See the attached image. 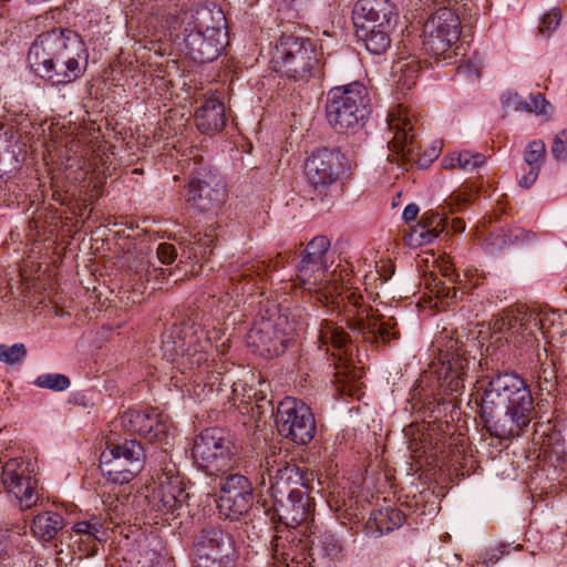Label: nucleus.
Listing matches in <instances>:
<instances>
[{
  "instance_id": "nucleus-1",
  "label": "nucleus",
  "mask_w": 567,
  "mask_h": 567,
  "mask_svg": "<svg viewBox=\"0 0 567 567\" xmlns=\"http://www.w3.org/2000/svg\"><path fill=\"white\" fill-rule=\"evenodd\" d=\"M481 417L488 433L501 440L523 434L534 412V399L526 381L516 373L493 377L481 396Z\"/></svg>"
},
{
  "instance_id": "nucleus-2",
  "label": "nucleus",
  "mask_w": 567,
  "mask_h": 567,
  "mask_svg": "<svg viewBox=\"0 0 567 567\" xmlns=\"http://www.w3.org/2000/svg\"><path fill=\"white\" fill-rule=\"evenodd\" d=\"M86 47L79 33L70 29H52L31 43L27 61L33 72L53 85H65L82 76Z\"/></svg>"
},
{
  "instance_id": "nucleus-3",
  "label": "nucleus",
  "mask_w": 567,
  "mask_h": 567,
  "mask_svg": "<svg viewBox=\"0 0 567 567\" xmlns=\"http://www.w3.org/2000/svg\"><path fill=\"white\" fill-rule=\"evenodd\" d=\"M167 27L179 28L186 54L196 63L215 61L227 44L226 17L217 7L198 6L169 12Z\"/></svg>"
},
{
  "instance_id": "nucleus-4",
  "label": "nucleus",
  "mask_w": 567,
  "mask_h": 567,
  "mask_svg": "<svg viewBox=\"0 0 567 567\" xmlns=\"http://www.w3.org/2000/svg\"><path fill=\"white\" fill-rule=\"evenodd\" d=\"M270 487L275 491V511L287 527L296 528L312 515L315 474L306 467L286 463L278 467L276 475L269 473Z\"/></svg>"
},
{
  "instance_id": "nucleus-5",
  "label": "nucleus",
  "mask_w": 567,
  "mask_h": 567,
  "mask_svg": "<svg viewBox=\"0 0 567 567\" xmlns=\"http://www.w3.org/2000/svg\"><path fill=\"white\" fill-rule=\"evenodd\" d=\"M495 326L516 348L526 350L540 347L538 333L545 339H554L565 333L559 313L527 306L505 310Z\"/></svg>"
},
{
  "instance_id": "nucleus-6",
  "label": "nucleus",
  "mask_w": 567,
  "mask_h": 567,
  "mask_svg": "<svg viewBox=\"0 0 567 567\" xmlns=\"http://www.w3.org/2000/svg\"><path fill=\"white\" fill-rule=\"evenodd\" d=\"M331 246L327 236L320 235L312 238L301 252V260L298 266L297 279L305 290H315L319 296L318 299L328 305L338 303L339 292L337 281H344L349 276L347 269H337L328 275L327 255Z\"/></svg>"
},
{
  "instance_id": "nucleus-7",
  "label": "nucleus",
  "mask_w": 567,
  "mask_h": 567,
  "mask_svg": "<svg viewBox=\"0 0 567 567\" xmlns=\"http://www.w3.org/2000/svg\"><path fill=\"white\" fill-rule=\"evenodd\" d=\"M272 62L277 71L295 81L308 82L324 74L322 52L309 38L282 34L275 47Z\"/></svg>"
},
{
  "instance_id": "nucleus-8",
  "label": "nucleus",
  "mask_w": 567,
  "mask_h": 567,
  "mask_svg": "<svg viewBox=\"0 0 567 567\" xmlns=\"http://www.w3.org/2000/svg\"><path fill=\"white\" fill-rule=\"evenodd\" d=\"M369 105L368 89L360 82L332 87L327 94L328 123L338 133L355 131L368 117Z\"/></svg>"
},
{
  "instance_id": "nucleus-9",
  "label": "nucleus",
  "mask_w": 567,
  "mask_h": 567,
  "mask_svg": "<svg viewBox=\"0 0 567 567\" xmlns=\"http://www.w3.org/2000/svg\"><path fill=\"white\" fill-rule=\"evenodd\" d=\"M347 171V157L339 150L321 148L315 152L306 162L305 172L312 202L322 207L332 205L333 190L341 176Z\"/></svg>"
},
{
  "instance_id": "nucleus-10",
  "label": "nucleus",
  "mask_w": 567,
  "mask_h": 567,
  "mask_svg": "<svg viewBox=\"0 0 567 567\" xmlns=\"http://www.w3.org/2000/svg\"><path fill=\"white\" fill-rule=\"evenodd\" d=\"M419 120L408 107L402 104L393 109L388 115L389 131L392 138L389 141V148L400 156L404 164H417L425 166L437 157V150L424 153L426 158L421 155V143L417 138L416 123Z\"/></svg>"
},
{
  "instance_id": "nucleus-11",
  "label": "nucleus",
  "mask_w": 567,
  "mask_h": 567,
  "mask_svg": "<svg viewBox=\"0 0 567 567\" xmlns=\"http://www.w3.org/2000/svg\"><path fill=\"white\" fill-rule=\"evenodd\" d=\"M237 449L231 437L219 427L204 430L194 442L192 456L198 468L208 475L226 473L236 462Z\"/></svg>"
},
{
  "instance_id": "nucleus-12",
  "label": "nucleus",
  "mask_w": 567,
  "mask_h": 567,
  "mask_svg": "<svg viewBox=\"0 0 567 567\" xmlns=\"http://www.w3.org/2000/svg\"><path fill=\"white\" fill-rule=\"evenodd\" d=\"M461 35L458 14L451 8L441 7L425 21L422 47L426 54L439 58L449 53Z\"/></svg>"
},
{
  "instance_id": "nucleus-13",
  "label": "nucleus",
  "mask_w": 567,
  "mask_h": 567,
  "mask_svg": "<svg viewBox=\"0 0 567 567\" xmlns=\"http://www.w3.org/2000/svg\"><path fill=\"white\" fill-rule=\"evenodd\" d=\"M276 425L280 435L298 445L310 443L317 431L312 410L302 401L290 396L278 404Z\"/></svg>"
},
{
  "instance_id": "nucleus-14",
  "label": "nucleus",
  "mask_w": 567,
  "mask_h": 567,
  "mask_svg": "<svg viewBox=\"0 0 567 567\" xmlns=\"http://www.w3.org/2000/svg\"><path fill=\"white\" fill-rule=\"evenodd\" d=\"M193 553L194 567H230L235 542L221 527L210 526L198 533Z\"/></svg>"
},
{
  "instance_id": "nucleus-15",
  "label": "nucleus",
  "mask_w": 567,
  "mask_h": 567,
  "mask_svg": "<svg viewBox=\"0 0 567 567\" xmlns=\"http://www.w3.org/2000/svg\"><path fill=\"white\" fill-rule=\"evenodd\" d=\"M158 486L153 491V508L164 514H174L188 498L177 465L164 452L157 474Z\"/></svg>"
},
{
  "instance_id": "nucleus-16",
  "label": "nucleus",
  "mask_w": 567,
  "mask_h": 567,
  "mask_svg": "<svg viewBox=\"0 0 567 567\" xmlns=\"http://www.w3.org/2000/svg\"><path fill=\"white\" fill-rule=\"evenodd\" d=\"M1 483L4 491L17 499L21 509H29L37 504L38 483L29 461L21 457L8 460L2 466Z\"/></svg>"
},
{
  "instance_id": "nucleus-17",
  "label": "nucleus",
  "mask_w": 567,
  "mask_h": 567,
  "mask_svg": "<svg viewBox=\"0 0 567 567\" xmlns=\"http://www.w3.org/2000/svg\"><path fill=\"white\" fill-rule=\"evenodd\" d=\"M252 486L249 480L238 473L220 477L217 508L230 520H238L252 506Z\"/></svg>"
},
{
  "instance_id": "nucleus-18",
  "label": "nucleus",
  "mask_w": 567,
  "mask_h": 567,
  "mask_svg": "<svg viewBox=\"0 0 567 567\" xmlns=\"http://www.w3.org/2000/svg\"><path fill=\"white\" fill-rule=\"evenodd\" d=\"M457 342L451 340L445 350H440L439 380L451 395H460L464 389L471 364H475V358L467 357L465 351L457 348Z\"/></svg>"
},
{
  "instance_id": "nucleus-19",
  "label": "nucleus",
  "mask_w": 567,
  "mask_h": 567,
  "mask_svg": "<svg viewBox=\"0 0 567 567\" xmlns=\"http://www.w3.org/2000/svg\"><path fill=\"white\" fill-rule=\"evenodd\" d=\"M179 333L181 331L174 328L169 333L163 336L164 357L169 361H175L179 355L182 365L188 369L200 368L208 359L206 350L210 346L208 340L200 341L198 337L192 334L186 341V338H182Z\"/></svg>"
},
{
  "instance_id": "nucleus-20",
  "label": "nucleus",
  "mask_w": 567,
  "mask_h": 567,
  "mask_svg": "<svg viewBox=\"0 0 567 567\" xmlns=\"http://www.w3.org/2000/svg\"><path fill=\"white\" fill-rule=\"evenodd\" d=\"M225 197V185L217 174L194 177L187 185L186 204L200 213L217 208Z\"/></svg>"
},
{
  "instance_id": "nucleus-21",
  "label": "nucleus",
  "mask_w": 567,
  "mask_h": 567,
  "mask_svg": "<svg viewBox=\"0 0 567 567\" xmlns=\"http://www.w3.org/2000/svg\"><path fill=\"white\" fill-rule=\"evenodd\" d=\"M289 337L270 320L254 326L247 336L248 346L265 358L282 354L289 343Z\"/></svg>"
},
{
  "instance_id": "nucleus-22",
  "label": "nucleus",
  "mask_w": 567,
  "mask_h": 567,
  "mask_svg": "<svg viewBox=\"0 0 567 567\" xmlns=\"http://www.w3.org/2000/svg\"><path fill=\"white\" fill-rule=\"evenodd\" d=\"M393 18V6L389 0H359L354 6L353 20L358 30L391 27Z\"/></svg>"
},
{
  "instance_id": "nucleus-23",
  "label": "nucleus",
  "mask_w": 567,
  "mask_h": 567,
  "mask_svg": "<svg viewBox=\"0 0 567 567\" xmlns=\"http://www.w3.org/2000/svg\"><path fill=\"white\" fill-rule=\"evenodd\" d=\"M396 322L391 318L388 321L378 323L375 320L370 318L361 317L358 313L357 318L349 319V328L362 337L364 342L373 343L381 339L383 343L390 342L392 339H396L399 332L394 329Z\"/></svg>"
},
{
  "instance_id": "nucleus-24",
  "label": "nucleus",
  "mask_w": 567,
  "mask_h": 567,
  "mask_svg": "<svg viewBox=\"0 0 567 567\" xmlns=\"http://www.w3.org/2000/svg\"><path fill=\"white\" fill-rule=\"evenodd\" d=\"M195 122L204 134L220 132L226 125L225 105L216 97H209L196 110Z\"/></svg>"
},
{
  "instance_id": "nucleus-25",
  "label": "nucleus",
  "mask_w": 567,
  "mask_h": 567,
  "mask_svg": "<svg viewBox=\"0 0 567 567\" xmlns=\"http://www.w3.org/2000/svg\"><path fill=\"white\" fill-rule=\"evenodd\" d=\"M446 228V218L434 210L425 212L417 225L412 229L411 237L419 245L430 244Z\"/></svg>"
},
{
  "instance_id": "nucleus-26",
  "label": "nucleus",
  "mask_w": 567,
  "mask_h": 567,
  "mask_svg": "<svg viewBox=\"0 0 567 567\" xmlns=\"http://www.w3.org/2000/svg\"><path fill=\"white\" fill-rule=\"evenodd\" d=\"M100 467L107 480L115 484H126L131 482L141 471H132V464L122 461L106 451L100 456Z\"/></svg>"
},
{
  "instance_id": "nucleus-27",
  "label": "nucleus",
  "mask_w": 567,
  "mask_h": 567,
  "mask_svg": "<svg viewBox=\"0 0 567 567\" xmlns=\"http://www.w3.org/2000/svg\"><path fill=\"white\" fill-rule=\"evenodd\" d=\"M536 361V379L540 391L551 393L556 390L557 375L555 362L549 358L546 348H534Z\"/></svg>"
},
{
  "instance_id": "nucleus-28",
  "label": "nucleus",
  "mask_w": 567,
  "mask_h": 567,
  "mask_svg": "<svg viewBox=\"0 0 567 567\" xmlns=\"http://www.w3.org/2000/svg\"><path fill=\"white\" fill-rule=\"evenodd\" d=\"M64 527V518L55 512H44L33 518L31 529L33 534L49 542Z\"/></svg>"
},
{
  "instance_id": "nucleus-29",
  "label": "nucleus",
  "mask_w": 567,
  "mask_h": 567,
  "mask_svg": "<svg viewBox=\"0 0 567 567\" xmlns=\"http://www.w3.org/2000/svg\"><path fill=\"white\" fill-rule=\"evenodd\" d=\"M110 453L132 464V471H142L144 467V449L136 440H125L118 444L109 445Z\"/></svg>"
},
{
  "instance_id": "nucleus-30",
  "label": "nucleus",
  "mask_w": 567,
  "mask_h": 567,
  "mask_svg": "<svg viewBox=\"0 0 567 567\" xmlns=\"http://www.w3.org/2000/svg\"><path fill=\"white\" fill-rule=\"evenodd\" d=\"M390 27H370L367 30H358L357 35L361 39L369 52L375 55L383 54L391 44Z\"/></svg>"
},
{
  "instance_id": "nucleus-31",
  "label": "nucleus",
  "mask_w": 567,
  "mask_h": 567,
  "mask_svg": "<svg viewBox=\"0 0 567 567\" xmlns=\"http://www.w3.org/2000/svg\"><path fill=\"white\" fill-rule=\"evenodd\" d=\"M313 542V549L330 560L342 561L346 558L344 542L329 530L320 533Z\"/></svg>"
},
{
  "instance_id": "nucleus-32",
  "label": "nucleus",
  "mask_w": 567,
  "mask_h": 567,
  "mask_svg": "<svg viewBox=\"0 0 567 567\" xmlns=\"http://www.w3.org/2000/svg\"><path fill=\"white\" fill-rule=\"evenodd\" d=\"M156 409L130 410L123 415V423L128 431L135 432L142 437H148L152 431L153 416Z\"/></svg>"
},
{
  "instance_id": "nucleus-33",
  "label": "nucleus",
  "mask_w": 567,
  "mask_h": 567,
  "mask_svg": "<svg viewBox=\"0 0 567 567\" xmlns=\"http://www.w3.org/2000/svg\"><path fill=\"white\" fill-rule=\"evenodd\" d=\"M405 519L404 514L392 507L373 511L369 524H373L380 534L390 533L399 528Z\"/></svg>"
},
{
  "instance_id": "nucleus-34",
  "label": "nucleus",
  "mask_w": 567,
  "mask_h": 567,
  "mask_svg": "<svg viewBox=\"0 0 567 567\" xmlns=\"http://www.w3.org/2000/svg\"><path fill=\"white\" fill-rule=\"evenodd\" d=\"M174 437V427L169 417L156 409L147 440L162 446H169L173 444Z\"/></svg>"
},
{
  "instance_id": "nucleus-35",
  "label": "nucleus",
  "mask_w": 567,
  "mask_h": 567,
  "mask_svg": "<svg viewBox=\"0 0 567 567\" xmlns=\"http://www.w3.org/2000/svg\"><path fill=\"white\" fill-rule=\"evenodd\" d=\"M319 339L323 344H331L340 350H346L351 341L349 333L330 320L321 322Z\"/></svg>"
},
{
  "instance_id": "nucleus-36",
  "label": "nucleus",
  "mask_w": 567,
  "mask_h": 567,
  "mask_svg": "<svg viewBox=\"0 0 567 567\" xmlns=\"http://www.w3.org/2000/svg\"><path fill=\"white\" fill-rule=\"evenodd\" d=\"M486 157L482 153H472L470 151H462L453 153L449 158L444 159L445 168L458 167L463 171L470 172L482 166Z\"/></svg>"
},
{
  "instance_id": "nucleus-37",
  "label": "nucleus",
  "mask_w": 567,
  "mask_h": 567,
  "mask_svg": "<svg viewBox=\"0 0 567 567\" xmlns=\"http://www.w3.org/2000/svg\"><path fill=\"white\" fill-rule=\"evenodd\" d=\"M393 75L396 78V84L401 90H410L415 83L419 73V64L415 61L398 62L392 68Z\"/></svg>"
},
{
  "instance_id": "nucleus-38",
  "label": "nucleus",
  "mask_w": 567,
  "mask_h": 567,
  "mask_svg": "<svg viewBox=\"0 0 567 567\" xmlns=\"http://www.w3.org/2000/svg\"><path fill=\"white\" fill-rule=\"evenodd\" d=\"M214 247V236L212 234H202L196 233L192 236V238L188 240V244L184 246L183 254L188 250L187 258L193 257H207L213 252Z\"/></svg>"
},
{
  "instance_id": "nucleus-39",
  "label": "nucleus",
  "mask_w": 567,
  "mask_h": 567,
  "mask_svg": "<svg viewBox=\"0 0 567 567\" xmlns=\"http://www.w3.org/2000/svg\"><path fill=\"white\" fill-rule=\"evenodd\" d=\"M34 384L41 389H49L52 391L60 392L66 390L70 386L71 382L70 379L64 374L44 373L40 374L34 380Z\"/></svg>"
},
{
  "instance_id": "nucleus-40",
  "label": "nucleus",
  "mask_w": 567,
  "mask_h": 567,
  "mask_svg": "<svg viewBox=\"0 0 567 567\" xmlns=\"http://www.w3.org/2000/svg\"><path fill=\"white\" fill-rule=\"evenodd\" d=\"M343 301H346V313H347V323L349 324V319L357 318L358 313H360L361 317H364L365 319L369 318L367 310L360 308L363 303V298L361 295H358L354 291L347 290L346 296L342 298Z\"/></svg>"
},
{
  "instance_id": "nucleus-41",
  "label": "nucleus",
  "mask_w": 567,
  "mask_h": 567,
  "mask_svg": "<svg viewBox=\"0 0 567 567\" xmlns=\"http://www.w3.org/2000/svg\"><path fill=\"white\" fill-rule=\"evenodd\" d=\"M27 355V348L23 343H16L11 347L0 344V361L7 364H17Z\"/></svg>"
},
{
  "instance_id": "nucleus-42",
  "label": "nucleus",
  "mask_w": 567,
  "mask_h": 567,
  "mask_svg": "<svg viewBox=\"0 0 567 567\" xmlns=\"http://www.w3.org/2000/svg\"><path fill=\"white\" fill-rule=\"evenodd\" d=\"M545 143L540 140L532 141L525 150L524 159L528 166H540V162L545 158Z\"/></svg>"
},
{
  "instance_id": "nucleus-43",
  "label": "nucleus",
  "mask_w": 567,
  "mask_h": 567,
  "mask_svg": "<svg viewBox=\"0 0 567 567\" xmlns=\"http://www.w3.org/2000/svg\"><path fill=\"white\" fill-rule=\"evenodd\" d=\"M104 530L102 529V533H94V535L78 536L79 550L87 557L96 555L97 543L102 540Z\"/></svg>"
},
{
  "instance_id": "nucleus-44",
  "label": "nucleus",
  "mask_w": 567,
  "mask_h": 567,
  "mask_svg": "<svg viewBox=\"0 0 567 567\" xmlns=\"http://www.w3.org/2000/svg\"><path fill=\"white\" fill-rule=\"evenodd\" d=\"M550 151L556 161L567 163V130L555 135Z\"/></svg>"
},
{
  "instance_id": "nucleus-45",
  "label": "nucleus",
  "mask_w": 567,
  "mask_h": 567,
  "mask_svg": "<svg viewBox=\"0 0 567 567\" xmlns=\"http://www.w3.org/2000/svg\"><path fill=\"white\" fill-rule=\"evenodd\" d=\"M561 16L557 9L550 10L542 18L538 31L544 37H549L550 33L559 25Z\"/></svg>"
},
{
  "instance_id": "nucleus-46",
  "label": "nucleus",
  "mask_w": 567,
  "mask_h": 567,
  "mask_svg": "<svg viewBox=\"0 0 567 567\" xmlns=\"http://www.w3.org/2000/svg\"><path fill=\"white\" fill-rule=\"evenodd\" d=\"M103 525L99 519L81 520L73 525L72 530L75 536H84L86 534L102 533Z\"/></svg>"
},
{
  "instance_id": "nucleus-47",
  "label": "nucleus",
  "mask_w": 567,
  "mask_h": 567,
  "mask_svg": "<svg viewBox=\"0 0 567 567\" xmlns=\"http://www.w3.org/2000/svg\"><path fill=\"white\" fill-rule=\"evenodd\" d=\"M158 260L164 265H171L177 257L176 247L168 243H162L156 249Z\"/></svg>"
},
{
  "instance_id": "nucleus-48",
  "label": "nucleus",
  "mask_w": 567,
  "mask_h": 567,
  "mask_svg": "<svg viewBox=\"0 0 567 567\" xmlns=\"http://www.w3.org/2000/svg\"><path fill=\"white\" fill-rule=\"evenodd\" d=\"M284 464H278L276 467L274 465H270V461L266 458V463L261 464V472H260V478L259 484L265 488L267 487V491L271 493V496L274 497L275 491L270 487V481H269V473L275 476L278 467L284 466Z\"/></svg>"
},
{
  "instance_id": "nucleus-49",
  "label": "nucleus",
  "mask_w": 567,
  "mask_h": 567,
  "mask_svg": "<svg viewBox=\"0 0 567 567\" xmlns=\"http://www.w3.org/2000/svg\"><path fill=\"white\" fill-rule=\"evenodd\" d=\"M503 104L506 109H513L515 111H528V101L524 100L518 94H508L503 97Z\"/></svg>"
},
{
  "instance_id": "nucleus-50",
  "label": "nucleus",
  "mask_w": 567,
  "mask_h": 567,
  "mask_svg": "<svg viewBox=\"0 0 567 567\" xmlns=\"http://www.w3.org/2000/svg\"><path fill=\"white\" fill-rule=\"evenodd\" d=\"M547 105H548L547 101L540 93L530 95L529 100H528V112H534L537 114H545Z\"/></svg>"
},
{
  "instance_id": "nucleus-51",
  "label": "nucleus",
  "mask_w": 567,
  "mask_h": 567,
  "mask_svg": "<svg viewBox=\"0 0 567 567\" xmlns=\"http://www.w3.org/2000/svg\"><path fill=\"white\" fill-rule=\"evenodd\" d=\"M285 544L281 538H276L274 543V557L277 560H282L285 567H289L288 560H293V557L290 558V554L285 551Z\"/></svg>"
},
{
  "instance_id": "nucleus-52",
  "label": "nucleus",
  "mask_w": 567,
  "mask_h": 567,
  "mask_svg": "<svg viewBox=\"0 0 567 567\" xmlns=\"http://www.w3.org/2000/svg\"><path fill=\"white\" fill-rule=\"evenodd\" d=\"M508 545L506 544H498L495 548L491 549L487 554H486V558H485V563L486 564H495L496 561H498L501 559L502 556L508 554Z\"/></svg>"
},
{
  "instance_id": "nucleus-53",
  "label": "nucleus",
  "mask_w": 567,
  "mask_h": 567,
  "mask_svg": "<svg viewBox=\"0 0 567 567\" xmlns=\"http://www.w3.org/2000/svg\"><path fill=\"white\" fill-rule=\"evenodd\" d=\"M539 171V165L529 166L528 173L519 178V186L529 188L536 182Z\"/></svg>"
},
{
  "instance_id": "nucleus-54",
  "label": "nucleus",
  "mask_w": 567,
  "mask_h": 567,
  "mask_svg": "<svg viewBox=\"0 0 567 567\" xmlns=\"http://www.w3.org/2000/svg\"><path fill=\"white\" fill-rule=\"evenodd\" d=\"M417 214H419V207H417V205H415V204H410V205H408V206L404 208L403 214H402V217H403V219H404L406 223H410V221L415 220V218L417 217Z\"/></svg>"
},
{
  "instance_id": "nucleus-55",
  "label": "nucleus",
  "mask_w": 567,
  "mask_h": 567,
  "mask_svg": "<svg viewBox=\"0 0 567 567\" xmlns=\"http://www.w3.org/2000/svg\"><path fill=\"white\" fill-rule=\"evenodd\" d=\"M18 278L19 280L17 281L18 282V286H17V291H14V286L12 284H9V288L11 290V295H17V296H20V295H23L25 292V287L24 285L21 282L23 276L22 274L20 272L18 275Z\"/></svg>"
},
{
  "instance_id": "nucleus-56",
  "label": "nucleus",
  "mask_w": 567,
  "mask_h": 567,
  "mask_svg": "<svg viewBox=\"0 0 567 567\" xmlns=\"http://www.w3.org/2000/svg\"><path fill=\"white\" fill-rule=\"evenodd\" d=\"M451 228L454 233H462L465 229V221L461 218H454Z\"/></svg>"
},
{
  "instance_id": "nucleus-57",
  "label": "nucleus",
  "mask_w": 567,
  "mask_h": 567,
  "mask_svg": "<svg viewBox=\"0 0 567 567\" xmlns=\"http://www.w3.org/2000/svg\"><path fill=\"white\" fill-rule=\"evenodd\" d=\"M445 296L450 299H455L456 296H457V291L456 289L453 287V288H447L446 289V292H445Z\"/></svg>"
},
{
  "instance_id": "nucleus-58",
  "label": "nucleus",
  "mask_w": 567,
  "mask_h": 567,
  "mask_svg": "<svg viewBox=\"0 0 567 567\" xmlns=\"http://www.w3.org/2000/svg\"><path fill=\"white\" fill-rule=\"evenodd\" d=\"M11 0H0V14L3 16L4 14V9H6V6L8 2H10Z\"/></svg>"
},
{
  "instance_id": "nucleus-59",
  "label": "nucleus",
  "mask_w": 567,
  "mask_h": 567,
  "mask_svg": "<svg viewBox=\"0 0 567 567\" xmlns=\"http://www.w3.org/2000/svg\"><path fill=\"white\" fill-rule=\"evenodd\" d=\"M243 277H251V274H250V268L246 269L243 274H241Z\"/></svg>"
},
{
  "instance_id": "nucleus-60",
  "label": "nucleus",
  "mask_w": 567,
  "mask_h": 567,
  "mask_svg": "<svg viewBox=\"0 0 567 567\" xmlns=\"http://www.w3.org/2000/svg\"><path fill=\"white\" fill-rule=\"evenodd\" d=\"M449 270H450V268H445V270H444V276H446V277H447V276H450Z\"/></svg>"
},
{
  "instance_id": "nucleus-61",
  "label": "nucleus",
  "mask_w": 567,
  "mask_h": 567,
  "mask_svg": "<svg viewBox=\"0 0 567 567\" xmlns=\"http://www.w3.org/2000/svg\"><path fill=\"white\" fill-rule=\"evenodd\" d=\"M47 16H48V13H47L45 16H39L37 19H38V20H39V19H43V18H45V19H47Z\"/></svg>"
},
{
  "instance_id": "nucleus-62",
  "label": "nucleus",
  "mask_w": 567,
  "mask_h": 567,
  "mask_svg": "<svg viewBox=\"0 0 567 567\" xmlns=\"http://www.w3.org/2000/svg\"><path fill=\"white\" fill-rule=\"evenodd\" d=\"M167 2H168V3H172V2H173V0H167ZM168 8H171V4H168Z\"/></svg>"
},
{
  "instance_id": "nucleus-63",
  "label": "nucleus",
  "mask_w": 567,
  "mask_h": 567,
  "mask_svg": "<svg viewBox=\"0 0 567 567\" xmlns=\"http://www.w3.org/2000/svg\"><path fill=\"white\" fill-rule=\"evenodd\" d=\"M279 567H282V566H279Z\"/></svg>"
},
{
  "instance_id": "nucleus-64",
  "label": "nucleus",
  "mask_w": 567,
  "mask_h": 567,
  "mask_svg": "<svg viewBox=\"0 0 567 567\" xmlns=\"http://www.w3.org/2000/svg\"><path fill=\"white\" fill-rule=\"evenodd\" d=\"M279 567H282V566H279Z\"/></svg>"
}]
</instances>
